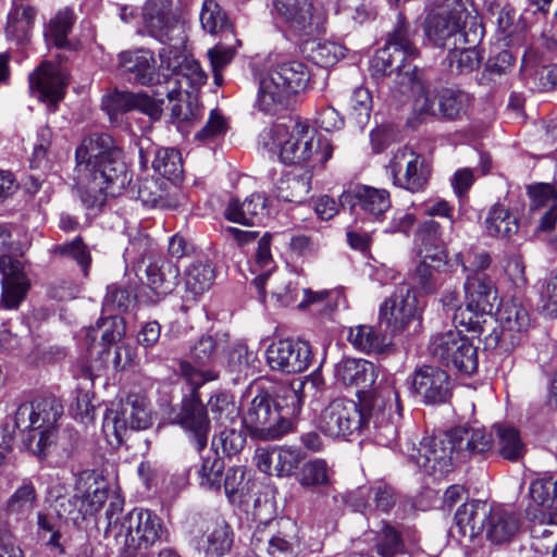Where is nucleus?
Here are the masks:
<instances>
[{
	"label": "nucleus",
	"instance_id": "4468645a",
	"mask_svg": "<svg viewBox=\"0 0 557 557\" xmlns=\"http://www.w3.org/2000/svg\"><path fill=\"white\" fill-rule=\"evenodd\" d=\"M410 459L426 474L442 478L453 470L456 449L450 433L424 437L418 448H412Z\"/></svg>",
	"mask_w": 557,
	"mask_h": 557
},
{
	"label": "nucleus",
	"instance_id": "c756f323",
	"mask_svg": "<svg viewBox=\"0 0 557 557\" xmlns=\"http://www.w3.org/2000/svg\"><path fill=\"white\" fill-rule=\"evenodd\" d=\"M463 290L468 308L482 314H491L499 305L496 285L485 272L467 274Z\"/></svg>",
	"mask_w": 557,
	"mask_h": 557
},
{
	"label": "nucleus",
	"instance_id": "0eeeda50",
	"mask_svg": "<svg viewBox=\"0 0 557 557\" xmlns=\"http://www.w3.org/2000/svg\"><path fill=\"white\" fill-rule=\"evenodd\" d=\"M267 391L258 394L243 409V424L258 440L274 441L293 431V422Z\"/></svg>",
	"mask_w": 557,
	"mask_h": 557
},
{
	"label": "nucleus",
	"instance_id": "58836bf2",
	"mask_svg": "<svg viewBox=\"0 0 557 557\" xmlns=\"http://www.w3.org/2000/svg\"><path fill=\"white\" fill-rule=\"evenodd\" d=\"M417 237L420 243L419 255L424 260L443 261L446 258L445 240L438 222L428 220L420 224Z\"/></svg>",
	"mask_w": 557,
	"mask_h": 557
},
{
	"label": "nucleus",
	"instance_id": "864d4df0",
	"mask_svg": "<svg viewBox=\"0 0 557 557\" xmlns=\"http://www.w3.org/2000/svg\"><path fill=\"white\" fill-rule=\"evenodd\" d=\"M332 470L326 460L315 458L306 462L298 474V482L304 487L325 486L330 483Z\"/></svg>",
	"mask_w": 557,
	"mask_h": 557
},
{
	"label": "nucleus",
	"instance_id": "a211bd4d",
	"mask_svg": "<svg viewBox=\"0 0 557 557\" xmlns=\"http://www.w3.org/2000/svg\"><path fill=\"white\" fill-rule=\"evenodd\" d=\"M274 9L283 22L297 35H312L323 29L324 11L312 0H273Z\"/></svg>",
	"mask_w": 557,
	"mask_h": 557
},
{
	"label": "nucleus",
	"instance_id": "6ab92c4d",
	"mask_svg": "<svg viewBox=\"0 0 557 557\" xmlns=\"http://www.w3.org/2000/svg\"><path fill=\"white\" fill-rule=\"evenodd\" d=\"M312 360L311 347L307 342L281 339L267 349V361L271 369L286 373L305 371Z\"/></svg>",
	"mask_w": 557,
	"mask_h": 557
},
{
	"label": "nucleus",
	"instance_id": "9d476101",
	"mask_svg": "<svg viewBox=\"0 0 557 557\" xmlns=\"http://www.w3.org/2000/svg\"><path fill=\"white\" fill-rule=\"evenodd\" d=\"M428 350L432 358L468 375L479 367L476 346L456 330L433 335Z\"/></svg>",
	"mask_w": 557,
	"mask_h": 557
},
{
	"label": "nucleus",
	"instance_id": "4be33fe9",
	"mask_svg": "<svg viewBox=\"0 0 557 557\" xmlns=\"http://www.w3.org/2000/svg\"><path fill=\"white\" fill-rule=\"evenodd\" d=\"M62 413L63 408L54 398L23 403L14 413V428L30 433L41 426L55 425Z\"/></svg>",
	"mask_w": 557,
	"mask_h": 557
},
{
	"label": "nucleus",
	"instance_id": "423d86ee",
	"mask_svg": "<svg viewBox=\"0 0 557 557\" xmlns=\"http://www.w3.org/2000/svg\"><path fill=\"white\" fill-rule=\"evenodd\" d=\"M309 79L310 73L300 61L276 64L260 78L256 107L263 113H276L290 95L306 88Z\"/></svg>",
	"mask_w": 557,
	"mask_h": 557
},
{
	"label": "nucleus",
	"instance_id": "f3484780",
	"mask_svg": "<svg viewBox=\"0 0 557 557\" xmlns=\"http://www.w3.org/2000/svg\"><path fill=\"white\" fill-rule=\"evenodd\" d=\"M418 300L407 285H401L380 306L379 326L392 335L401 333L417 319Z\"/></svg>",
	"mask_w": 557,
	"mask_h": 557
},
{
	"label": "nucleus",
	"instance_id": "2f4dec72",
	"mask_svg": "<svg viewBox=\"0 0 557 557\" xmlns=\"http://www.w3.org/2000/svg\"><path fill=\"white\" fill-rule=\"evenodd\" d=\"M334 376L344 386H355L368 391L377 377V368L364 359L346 358L335 364Z\"/></svg>",
	"mask_w": 557,
	"mask_h": 557
},
{
	"label": "nucleus",
	"instance_id": "7ed1b4c3",
	"mask_svg": "<svg viewBox=\"0 0 557 557\" xmlns=\"http://www.w3.org/2000/svg\"><path fill=\"white\" fill-rule=\"evenodd\" d=\"M123 500L112 497L106 510V534L123 537L131 549H147L157 543L170 542V533L162 520L147 509H134L120 519Z\"/></svg>",
	"mask_w": 557,
	"mask_h": 557
},
{
	"label": "nucleus",
	"instance_id": "774afa93",
	"mask_svg": "<svg viewBox=\"0 0 557 557\" xmlns=\"http://www.w3.org/2000/svg\"><path fill=\"white\" fill-rule=\"evenodd\" d=\"M246 436L242 431L225 428L218 436L213 437L212 446L218 449L221 448L222 453L226 456L238 454L245 446Z\"/></svg>",
	"mask_w": 557,
	"mask_h": 557
},
{
	"label": "nucleus",
	"instance_id": "cd10ccee",
	"mask_svg": "<svg viewBox=\"0 0 557 557\" xmlns=\"http://www.w3.org/2000/svg\"><path fill=\"white\" fill-rule=\"evenodd\" d=\"M119 67L129 82L144 86L160 83L156 73L153 53L147 49L122 51L117 55Z\"/></svg>",
	"mask_w": 557,
	"mask_h": 557
},
{
	"label": "nucleus",
	"instance_id": "2eb2a0df",
	"mask_svg": "<svg viewBox=\"0 0 557 557\" xmlns=\"http://www.w3.org/2000/svg\"><path fill=\"white\" fill-rule=\"evenodd\" d=\"M11 250V233L3 226H0L1 302L8 309L17 307L28 288L23 265L18 260L10 257Z\"/></svg>",
	"mask_w": 557,
	"mask_h": 557
},
{
	"label": "nucleus",
	"instance_id": "bb28decb",
	"mask_svg": "<svg viewBox=\"0 0 557 557\" xmlns=\"http://www.w3.org/2000/svg\"><path fill=\"white\" fill-rule=\"evenodd\" d=\"M144 23L149 34L161 42L173 41L181 34L170 0H149L144 7Z\"/></svg>",
	"mask_w": 557,
	"mask_h": 557
},
{
	"label": "nucleus",
	"instance_id": "1a4fd4ad",
	"mask_svg": "<svg viewBox=\"0 0 557 557\" xmlns=\"http://www.w3.org/2000/svg\"><path fill=\"white\" fill-rule=\"evenodd\" d=\"M426 37L438 47H444L451 37L460 34L466 42H479L483 29L478 17L465 9H453L428 15L424 23Z\"/></svg>",
	"mask_w": 557,
	"mask_h": 557
},
{
	"label": "nucleus",
	"instance_id": "a878e982",
	"mask_svg": "<svg viewBox=\"0 0 557 557\" xmlns=\"http://www.w3.org/2000/svg\"><path fill=\"white\" fill-rule=\"evenodd\" d=\"M113 152H122L114 146L113 138L108 134H90L86 136L75 152L76 173L94 172L97 168L112 159Z\"/></svg>",
	"mask_w": 557,
	"mask_h": 557
},
{
	"label": "nucleus",
	"instance_id": "39448f33",
	"mask_svg": "<svg viewBox=\"0 0 557 557\" xmlns=\"http://www.w3.org/2000/svg\"><path fill=\"white\" fill-rule=\"evenodd\" d=\"M180 372L182 377L191 386V393L189 397L182 400L181 409L175 416L174 422L189 434L196 449L202 450L208 444L210 420L198 389L205 383L218 379V373L210 369H197L189 361L181 362Z\"/></svg>",
	"mask_w": 557,
	"mask_h": 557
},
{
	"label": "nucleus",
	"instance_id": "f704fd0d",
	"mask_svg": "<svg viewBox=\"0 0 557 557\" xmlns=\"http://www.w3.org/2000/svg\"><path fill=\"white\" fill-rule=\"evenodd\" d=\"M145 273L147 286L160 296L171 294L178 284L180 269L173 261L165 258L151 260Z\"/></svg>",
	"mask_w": 557,
	"mask_h": 557
},
{
	"label": "nucleus",
	"instance_id": "338daca9",
	"mask_svg": "<svg viewBox=\"0 0 557 557\" xmlns=\"http://www.w3.org/2000/svg\"><path fill=\"white\" fill-rule=\"evenodd\" d=\"M373 101L369 89L357 87L354 89L350 99V114L356 119L358 124H366L370 120Z\"/></svg>",
	"mask_w": 557,
	"mask_h": 557
},
{
	"label": "nucleus",
	"instance_id": "f8f14e48",
	"mask_svg": "<svg viewBox=\"0 0 557 557\" xmlns=\"http://www.w3.org/2000/svg\"><path fill=\"white\" fill-rule=\"evenodd\" d=\"M151 424V409L146 397L131 395L120 407L110 408L106 411L102 430L109 440L114 437L116 443L120 444L127 426L133 430H146Z\"/></svg>",
	"mask_w": 557,
	"mask_h": 557
},
{
	"label": "nucleus",
	"instance_id": "4d7b16f0",
	"mask_svg": "<svg viewBox=\"0 0 557 557\" xmlns=\"http://www.w3.org/2000/svg\"><path fill=\"white\" fill-rule=\"evenodd\" d=\"M213 280L214 270L211 264L207 262H194L186 270V287L195 295H200L208 290L211 287Z\"/></svg>",
	"mask_w": 557,
	"mask_h": 557
},
{
	"label": "nucleus",
	"instance_id": "412c9836",
	"mask_svg": "<svg viewBox=\"0 0 557 557\" xmlns=\"http://www.w3.org/2000/svg\"><path fill=\"white\" fill-rule=\"evenodd\" d=\"M29 88L39 100L54 109L63 99L67 86L66 75L55 64L44 61L30 75Z\"/></svg>",
	"mask_w": 557,
	"mask_h": 557
},
{
	"label": "nucleus",
	"instance_id": "b1692460",
	"mask_svg": "<svg viewBox=\"0 0 557 557\" xmlns=\"http://www.w3.org/2000/svg\"><path fill=\"white\" fill-rule=\"evenodd\" d=\"M342 203L357 208L368 219L382 221L385 213L392 208L389 191L368 185H358L341 196Z\"/></svg>",
	"mask_w": 557,
	"mask_h": 557
},
{
	"label": "nucleus",
	"instance_id": "ddd939ff",
	"mask_svg": "<svg viewBox=\"0 0 557 557\" xmlns=\"http://www.w3.org/2000/svg\"><path fill=\"white\" fill-rule=\"evenodd\" d=\"M108 499V483L95 471H83L76 479L74 494L69 499L67 513L75 524L94 518Z\"/></svg>",
	"mask_w": 557,
	"mask_h": 557
},
{
	"label": "nucleus",
	"instance_id": "f257e3e1",
	"mask_svg": "<svg viewBox=\"0 0 557 557\" xmlns=\"http://www.w3.org/2000/svg\"><path fill=\"white\" fill-rule=\"evenodd\" d=\"M358 403L336 398L322 411L320 429L335 438H346L374 430L376 442L392 445L398 435L403 413L399 392L393 379L380 381L372 391H359Z\"/></svg>",
	"mask_w": 557,
	"mask_h": 557
},
{
	"label": "nucleus",
	"instance_id": "79ce46f5",
	"mask_svg": "<svg viewBox=\"0 0 557 557\" xmlns=\"http://www.w3.org/2000/svg\"><path fill=\"white\" fill-rule=\"evenodd\" d=\"M385 331L376 330L371 325H357L350 327L347 339L358 350L370 352H382L387 346Z\"/></svg>",
	"mask_w": 557,
	"mask_h": 557
},
{
	"label": "nucleus",
	"instance_id": "bf43d9fd",
	"mask_svg": "<svg viewBox=\"0 0 557 557\" xmlns=\"http://www.w3.org/2000/svg\"><path fill=\"white\" fill-rule=\"evenodd\" d=\"M74 13L69 9L59 11L53 18L50 20L45 36L52 40L58 48H64L67 45V35L71 33L74 24Z\"/></svg>",
	"mask_w": 557,
	"mask_h": 557
},
{
	"label": "nucleus",
	"instance_id": "aec40b11",
	"mask_svg": "<svg viewBox=\"0 0 557 557\" xmlns=\"http://www.w3.org/2000/svg\"><path fill=\"white\" fill-rule=\"evenodd\" d=\"M164 100L157 99L146 92H132L115 89L102 99V108L111 119L133 110H137L152 120L162 114Z\"/></svg>",
	"mask_w": 557,
	"mask_h": 557
},
{
	"label": "nucleus",
	"instance_id": "5fc2aeb1",
	"mask_svg": "<svg viewBox=\"0 0 557 557\" xmlns=\"http://www.w3.org/2000/svg\"><path fill=\"white\" fill-rule=\"evenodd\" d=\"M51 252L61 258L74 260L82 269L85 276L88 275L91 263V255L89 248L82 237H76L72 242L58 244L52 247Z\"/></svg>",
	"mask_w": 557,
	"mask_h": 557
},
{
	"label": "nucleus",
	"instance_id": "a19ab883",
	"mask_svg": "<svg viewBox=\"0 0 557 557\" xmlns=\"http://www.w3.org/2000/svg\"><path fill=\"white\" fill-rule=\"evenodd\" d=\"M517 218L502 203L493 205L485 218L486 233L496 238H509L518 232Z\"/></svg>",
	"mask_w": 557,
	"mask_h": 557
},
{
	"label": "nucleus",
	"instance_id": "5701e85b",
	"mask_svg": "<svg viewBox=\"0 0 557 557\" xmlns=\"http://www.w3.org/2000/svg\"><path fill=\"white\" fill-rule=\"evenodd\" d=\"M125 335V322L121 317L110 315L100 318L95 325L86 331L85 341L90 355H98L103 364L109 363L111 346L117 343Z\"/></svg>",
	"mask_w": 557,
	"mask_h": 557
},
{
	"label": "nucleus",
	"instance_id": "e2e57ef3",
	"mask_svg": "<svg viewBox=\"0 0 557 557\" xmlns=\"http://www.w3.org/2000/svg\"><path fill=\"white\" fill-rule=\"evenodd\" d=\"M305 459V454L299 448L290 446H281L276 448V463H274V473L277 476L292 475L299 463Z\"/></svg>",
	"mask_w": 557,
	"mask_h": 557
},
{
	"label": "nucleus",
	"instance_id": "dca6fc26",
	"mask_svg": "<svg viewBox=\"0 0 557 557\" xmlns=\"http://www.w3.org/2000/svg\"><path fill=\"white\" fill-rule=\"evenodd\" d=\"M289 521H268L258 525L251 537V549L258 557H293L296 540Z\"/></svg>",
	"mask_w": 557,
	"mask_h": 557
},
{
	"label": "nucleus",
	"instance_id": "393cba45",
	"mask_svg": "<svg viewBox=\"0 0 557 557\" xmlns=\"http://www.w3.org/2000/svg\"><path fill=\"white\" fill-rule=\"evenodd\" d=\"M412 391L425 404H443L450 397L449 375L438 367L423 366L413 373Z\"/></svg>",
	"mask_w": 557,
	"mask_h": 557
},
{
	"label": "nucleus",
	"instance_id": "37998d69",
	"mask_svg": "<svg viewBox=\"0 0 557 557\" xmlns=\"http://www.w3.org/2000/svg\"><path fill=\"white\" fill-rule=\"evenodd\" d=\"M225 335H203L190 349V359L195 363L194 367L207 370L218 358L219 352L224 349L226 339ZM191 366L193 363L189 362Z\"/></svg>",
	"mask_w": 557,
	"mask_h": 557
},
{
	"label": "nucleus",
	"instance_id": "f03ea898",
	"mask_svg": "<svg viewBox=\"0 0 557 557\" xmlns=\"http://www.w3.org/2000/svg\"><path fill=\"white\" fill-rule=\"evenodd\" d=\"M260 138L265 149L278 151L284 163H304L307 169H322L333 154L331 141L304 121L290 126L275 124L264 129Z\"/></svg>",
	"mask_w": 557,
	"mask_h": 557
},
{
	"label": "nucleus",
	"instance_id": "69168bd1",
	"mask_svg": "<svg viewBox=\"0 0 557 557\" xmlns=\"http://www.w3.org/2000/svg\"><path fill=\"white\" fill-rule=\"evenodd\" d=\"M530 197V208L532 211L547 209L552 205H557V189L548 183H536L527 187Z\"/></svg>",
	"mask_w": 557,
	"mask_h": 557
},
{
	"label": "nucleus",
	"instance_id": "6e6d98bb",
	"mask_svg": "<svg viewBox=\"0 0 557 557\" xmlns=\"http://www.w3.org/2000/svg\"><path fill=\"white\" fill-rule=\"evenodd\" d=\"M555 493H557V479L543 476L531 482L529 494L532 500L547 515L553 517Z\"/></svg>",
	"mask_w": 557,
	"mask_h": 557
},
{
	"label": "nucleus",
	"instance_id": "3c124183",
	"mask_svg": "<svg viewBox=\"0 0 557 557\" xmlns=\"http://www.w3.org/2000/svg\"><path fill=\"white\" fill-rule=\"evenodd\" d=\"M37 535L46 541V545L58 554H65L61 542L60 518L54 515L37 513Z\"/></svg>",
	"mask_w": 557,
	"mask_h": 557
},
{
	"label": "nucleus",
	"instance_id": "20e7f679",
	"mask_svg": "<svg viewBox=\"0 0 557 557\" xmlns=\"http://www.w3.org/2000/svg\"><path fill=\"white\" fill-rule=\"evenodd\" d=\"M416 32L403 18H399L394 30L388 35L385 46L380 49L372 60V66L382 75L397 71L401 77L400 84L414 89L423 81L417 65L411 66L420 51L413 41Z\"/></svg>",
	"mask_w": 557,
	"mask_h": 557
},
{
	"label": "nucleus",
	"instance_id": "473e14b6",
	"mask_svg": "<svg viewBox=\"0 0 557 557\" xmlns=\"http://www.w3.org/2000/svg\"><path fill=\"white\" fill-rule=\"evenodd\" d=\"M268 214V199L260 193L251 194L243 202L232 199L224 211L228 221L247 226L262 224Z\"/></svg>",
	"mask_w": 557,
	"mask_h": 557
},
{
	"label": "nucleus",
	"instance_id": "7c9ffc66",
	"mask_svg": "<svg viewBox=\"0 0 557 557\" xmlns=\"http://www.w3.org/2000/svg\"><path fill=\"white\" fill-rule=\"evenodd\" d=\"M520 527L521 520L516 511L503 506H491L483 534L493 544H505L518 534Z\"/></svg>",
	"mask_w": 557,
	"mask_h": 557
},
{
	"label": "nucleus",
	"instance_id": "ea45409f",
	"mask_svg": "<svg viewBox=\"0 0 557 557\" xmlns=\"http://www.w3.org/2000/svg\"><path fill=\"white\" fill-rule=\"evenodd\" d=\"M37 10L28 4L14 7L8 15L5 27L7 38L16 44L29 40L34 27Z\"/></svg>",
	"mask_w": 557,
	"mask_h": 557
},
{
	"label": "nucleus",
	"instance_id": "13d9d810",
	"mask_svg": "<svg viewBox=\"0 0 557 557\" xmlns=\"http://www.w3.org/2000/svg\"><path fill=\"white\" fill-rule=\"evenodd\" d=\"M224 468V461L219 457L216 451L203 457L198 470L199 484L203 488L219 491Z\"/></svg>",
	"mask_w": 557,
	"mask_h": 557
},
{
	"label": "nucleus",
	"instance_id": "49530a36",
	"mask_svg": "<svg viewBox=\"0 0 557 557\" xmlns=\"http://www.w3.org/2000/svg\"><path fill=\"white\" fill-rule=\"evenodd\" d=\"M76 185L82 202L90 209L101 208L110 196L109 189L94 176V172L76 173Z\"/></svg>",
	"mask_w": 557,
	"mask_h": 557
},
{
	"label": "nucleus",
	"instance_id": "e433bc0d",
	"mask_svg": "<svg viewBox=\"0 0 557 557\" xmlns=\"http://www.w3.org/2000/svg\"><path fill=\"white\" fill-rule=\"evenodd\" d=\"M94 176L109 189L111 197L121 195L132 181L122 152H113L112 159L94 171Z\"/></svg>",
	"mask_w": 557,
	"mask_h": 557
},
{
	"label": "nucleus",
	"instance_id": "72a5a7b5",
	"mask_svg": "<svg viewBox=\"0 0 557 557\" xmlns=\"http://www.w3.org/2000/svg\"><path fill=\"white\" fill-rule=\"evenodd\" d=\"M314 170L307 168L295 169L284 174L275 185V196L288 202L301 203L311 191Z\"/></svg>",
	"mask_w": 557,
	"mask_h": 557
},
{
	"label": "nucleus",
	"instance_id": "8fccbe9b",
	"mask_svg": "<svg viewBox=\"0 0 557 557\" xmlns=\"http://www.w3.org/2000/svg\"><path fill=\"white\" fill-rule=\"evenodd\" d=\"M430 169L425 164L424 158L419 154L418 161L413 164H409L408 171H405L401 175L395 177L393 183L395 186L405 188L410 193H419L424 190L429 183Z\"/></svg>",
	"mask_w": 557,
	"mask_h": 557
},
{
	"label": "nucleus",
	"instance_id": "09e8293b",
	"mask_svg": "<svg viewBox=\"0 0 557 557\" xmlns=\"http://www.w3.org/2000/svg\"><path fill=\"white\" fill-rule=\"evenodd\" d=\"M37 505V492L32 482H24L8 499L7 512L18 519L28 517Z\"/></svg>",
	"mask_w": 557,
	"mask_h": 557
},
{
	"label": "nucleus",
	"instance_id": "9b49d317",
	"mask_svg": "<svg viewBox=\"0 0 557 557\" xmlns=\"http://www.w3.org/2000/svg\"><path fill=\"white\" fill-rule=\"evenodd\" d=\"M499 330L493 329L484 335L485 349H498L500 352L513 350L522 341L530 326V315L522 304L515 300L505 302L498 310Z\"/></svg>",
	"mask_w": 557,
	"mask_h": 557
},
{
	"label": "nucleus",
	"instance_id": "de8ad7c7",
	"mask_svg": "<svg viewBox=\"0 0 557 557\" xmlns=\"http://www.w3.org/2000/svg\"><path fill=\"white\" fill-rule=\"evenodd\" d=\"M497 445L499 455L509 461L520 460L525 453V445L517 429L510 425L496 424Z\"/></svg>",
	"mask_w": 557,
	"mask_h": 557
},
{
	"label": "nucleus",
	"instance_id": "6e6552de",
	"mask_svg": "<svg viewBox=\"0 0 557 557\" xmlns=\"http://www.w3.org/2000/svg\"><path fill=\"white\" fill-rule=\"evenodd\" d=\"M412 90L418 94L414 103L421 114L441 117L445 121L462 120L473 104V97L469 92L449 87L435 92L424 81Z\"/></svg>",
	"mask_w": 557,
	"mask_h": 557
},
{
	"label": "nucleus",
	"instance_id": "c03bdc74",
	"mask_svg": "<svg viewBox=\"0 0 557 557\" xmlns=\"http://www.w3.org/2000/svg\"><path fill=\"white\" fill-rule=\"evenodd\" d=\"M137 197L143 205L150 208L173 209L177 202L171 198L163 182L153 177L138 181Z\"/></svg>",
	"mask_w": 557,
	"mask_h": 557
},
{
	"label": "nucleus",
	"instance_id": "4c0bfd02",
	"mask_svg": "<svg viewBox=\"0 0 557 557\" xmlns=\"http://www.w3.org/2000/svg\"><path fill=\"white\" fill-rule=\"evenodd\" d=\"M166 98L175 102L171 108L172 117L177 122H193L200 115L197 101L188 94L183 92L180 79H166Z\"/></svg>",
	"mask_w": 557,
	"mask_h": 557
},
{
	"label": "nucleus",
	"instance_id": "680f3d73",
	"mask_svg": "<svg viewBox=\"0 0 557 557\" xmlns=\"http://www.w3.org/2000/svg\"><path fill=\"white\" fill-rule=\"evenodd\" d=\"M345 55V48L333 41H313L310 47L309 58L319 66L334 65Z\"/></svg>",
	"mask_w": 557,
	"mask_h": 557
},
{
	"label": "nucleus",
	"instance_id": "c9c22d12",
	"mask_svg": "<svg viewBox=\"0 0 557 557\" xmlns=\"http://www.w3.org/2000/svg\"><path fill=\"white\" fill-rule=\"evenodd\" d=\"M490 507L486 502L476 499L462 504L455 513L458 532L469 539L482 535Z\"/></svg>",
	"mask_w": 557,
	"mask_h": 557
},
{
	"label": "nucleus",
	"instance_id": "0e129e2a",
	"mask_svg": "<svg viewBox=\"0 0 557 557\" xmlns=\"http://www.w3.org/2000/svg\"><path fill=\"white\" fill-rule=\"evenodd\" d=\"M209 406L214 419L221 424H232L238 416V408L228 394L219 393L212 396Z\"/></svg>",
	"mask_w": 557,
	"mask_h": 557
},
{
	"label": "nucleus",
	"instance_id": "603ef678",
	"mask_svg": "<svg viewBox=\"0 0 557 557\" xmlns=\"http://www.w3.org/2000/svg\"><path fill=\"white\" fill-rule=\"evenodd\" d=\"M152 166L163 177L175 181L183 174V161L178 150L174 148L158 149Z\"/></svg>",
	"mask_w": 557,
	"mask_h": 557
},
{
	"label": "nucleus",
	"instance_id": "a18cd8bd",
	"mask_svg": "<svg viewBox=\"0 0 557 557\" xmlns=\"http://www.w3.org/2000/svg\"><path fill=\"white\" fill-rule=\"evenodd\" d=\"M233 532L225 521L209 525L205 533L203 552L208 557H221L231 550Z\"/></svg>",
	"mask_w": 557,
	"mask_h": 557
},
{
	"label": "nucleus",
	"instance_id": "052dcab7",
	"mask_svg": "<svg viewBox=\"0 0 557 557\" xmlns=\"http://www.w3.org/2000/svg\"><path fill=\"white\" fill-rule=\"evenodd\" d=\"M200 22L202 28L210 34H218L230 27L226 13L214 0H205Z\"/></svg>",
	"mask_w": 557,
	"mask_h": 557
},
{
	"label": "nucleus",
	"instance_id": "c85d7f7f",
	"mask_svg": "<svg viewBox=\"0 0 557 557\" xmlns=\"http://www.w3.org/2000/svg\"><path fill=\"white\" fill-rule=\"evenodd\" d=\"M449 433L456 449L457 461L465 462L471 456L482 455L493 447V434L484 426H457Z\"/></svg>",
	"mask_w": 557,
	"mask_h": 557
}]
</instances>
